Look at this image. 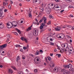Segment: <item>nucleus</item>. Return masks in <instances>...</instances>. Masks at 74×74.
<instances>
[{"label":"nucleus","mask_w":74,"mask_h":74,"mask_svg":"<svg viewBox=\"0 0 74 74\" xmlns=\"http://www.w3.org/2000/svg\"><path fill=\"white\" fill-rule=\"evenodd\" d=\"M47 58L48 59V60H49V61H51L52 59H51V58L50 57H47Z\"/></svg>","instance_id":"b1692460"},{"label":"nucleus","mask_w":74,"mask_h":74,"mask_svg":"<svg viewBox=\"0 0 74 74\" xmlns=\"http://www.w3.org/2000/svg\"><path fill=\"white\" fill-rule=\"evenodd\" d=\"M49 5H51V6H50V10H51V9H53V8H54V7H55V8H59V6H56V5L55 6V5H54V7H52V6H53V3H51L50 4H49Z\"/></svg>","instance_id":"f03ea898"},{"label":"nucleus","mask_w":74,"mask_h":74,"mask_svg":"<svg viewBox=\"0 0 74 74\" xmlns=\"http://www.w3.org/2000/svg\"><path fill=\"white\" fill-rule=\"evenodd\" d=\"M4 26L3 25V24L2 25V23H0V28L3 29Z\"/></svg>","instance_id":"f8f14e48"},{"label":"nucleus","mask_w":74,"mask_h":74,"mask_svg":"<svg viewBox=\"0 0 74 74\" xmlns=\"http://www.w3.org/2000/svg\"><path fill=\"white\" fill-rule=\"evenodd\" d=\"M70 73V72H69V71L67 70L65 71V74H69Z\"/></svg>","instance_id":"4468645a"},{"label":"nucleus","mask_w":74,"mask_h":74,"mask_svg":"<svg viewBox=\"0 0 74 74\" xmlns=\"http://www.w3.org/2000/svg\"><path fill=\"white\" fill-rule=\"evenodd\" d=\"M60 52H61V53L63 52H64V50H61L60 51Z\"/></svg>","instance_id":"864d4df0"},{"label":"nucleus","mask_w":74,"mask_h":74,"mask_svg":"<svg viewBox=\"0 0 74 74\" xmlns=\"http://www.w3.org/2000/svg\"><path fill=\"white\" fill-rule=\"evenodd\" d=\"M69 68H72V65H71V64H69Z\"/></svg>","instance_id":"bb28decb"},{"label":"nucleus","mask_w":74,"mask_h":74,"mask_svg":"<svg viewBox=\"0 0 74 74\" xmlns=\"http://www.w3.org/2000/svg\"><path fill=\"white\" fill-rule=\"evenodd\" d=\"M4 11L5 12H7V9H5Z\"/></svg>","instance_id":"4d7b16f0"},{"label":"nucleus","mask_w":74,"mask_h":74,"mask_svg":"<svg viewBox=\"0 0 74 74\" xmlns=\"http://www.w3.org/2000/svg\"><path fill=\"white\" fill-rule=\"evenodd\" d=\"M2 15H3L2 10H0V16H2Z\"/></svg>","instance_id":"6ab92c4d"},{"label":"nucleus","mask_w":74,"mask_h":74,"mask_svg":"<svg viewBox=\"0 0 74 74\" xmlns=\"http://www.w3.org/2000/svg\"><path fill=\"white\" fill-rule=\"evenodd\" d=\"M35 54L36 55H38L40 54V51L38 50H37Z\"/></svg>","instance_id":"ddd939ff"},{"label":"nucleus","mask_w":74,"mask_h":74,"mask_svg":"<svg viewBox=\"0 0 74 74\" xmlns=\"http://www.w3.org/2000/svg\"><path fill=\"white\" fill-rule=\"evenodd\" d=\"M29 55H30V56H32L33 58H34V55H33L32 54H29Z\"/></svg>","instance_id":"4c0bfd02"},{"label":"nucleus","mask_w":74,"mask_h":74,"mask_svg":"<svg viewBox=\"0 0 74 74\" xmlns=\"http://www.w3.org/2000/svg\"><path fill=\"white\" fill-rule=\"evenodd\" d=\"M69 69V65H66L65 66V70H68Z\"/></svg>","instance_id":"9d476101"},{"label":"nucleus","mask_w":74,"mask_h":74,"mask_svg":"<svg viewBox=\"0 0 74 74\" xmlns=\"http://www.w3.org/2000/svg\"><path fill=\"white\" fill-rule=\"evenodd\" d=\"M41 24L43 26H45V24H44V23H42Z\"/></svg>","instance_id":"3c124183"},{"label":"nucleus","mask_w":74,"mask_h":74,"mask_svg":"<svg viewBox=\"0 0 74 74\" xmlns=\"http://www.w3.org/2000/svg\"><path fill=\"white\" fill-rule=\"evenodd\" d=\"M68 52L70 53H72V50L70 49V50H68Z\"/></svg>","instance_id":"cd10ccee"},{"label":"nucleus","mask_w":74,"mask_h":74,"mask_svg":"<svg viewBox=\"0 0 74 74\" xmlns=\"http://www.w3.org/2000/svg\"><path fill=\"white\" fill-rule=\"evenodd\" d=\"M68 23H73V22L71 21H69L68 22Z\"/></svg>","instance_id":"a19ab883"},{"label":"nucleus","mask_w":74,"mask_h":74,"mask_svg":"<svg viewBox=\"0 0 74 74\" xmlns=\"http://www.w3.org/2000/svg\"><path fill=\"white\" fill-rule=\"evenodd\" d=\"M38 29H35L33 34L35 36H38Z\"/></svg>","instance_id":"7ed1b4c3"},{"label":"nucleus","mask_w":74,"mask_h":74,"mask_svg":"<svg viewBox=\"0 0 74 74\" xmlns=\"http://www.w3.org/2000/svg\"><path fill=\"white\" fill-rule=\"evenodd\" d=\"M12 23L13 24V26H14V27H16V26H17V25H18V23H17V22L16 21H13L12 22Z\"/></svg>","instance_id":"423d86ee"},{"label":"nucleus","mask_w":74,"mask_h":74,"mask_svg":"<svg viewBox=\"0 0 74 74\" xmlns=\"http://www.w3.org/2000/svg\"><path fill=\"white\" fill-rule=\"evenodd\" d=\"M55 29L56 31H60V29L59 28H56Z\"/></svg>","instance_id":"a878e982"},{"label":"nucleus","mask_w":74,"mask_h":74,"mask_svg":"<svg viewBox=\"0 0 74 74\" xmlns=\"http://www.w3.org/2000/svg\"><path fill=\"white\" fill-rule=\"evenodd\" d=\"M42 19L44 21H47V17H43Z\"/></svg>","instance_id":"473e14b6"},{"label":"nucleus","mask_w":74,"mask_h":74,"mask_svg":"<svg viewBox=\"0 0 74 74\" xmlns=\"http://www.w3.org/2000/svg\"><path fill=\"white\" fill-rule=\"evenodd\" d=\"M13 33L14 34H15V35H16V36H18V34L16 32H13Z\"/></svg>","instance_id":"7c9ffc66"},{"label":"nucleus","mask_w":74,"mask_h":74,"mask_svg":"<svg viewBox=\"0 0 74 74\" xmlns=\"http://www.w3.org/2000/svg\"><path fill=\"white\" fill-rule=\"evenodd\" d=\"M49 18H50L51 19V18H52V16L50 15L49 16Z\"/></svg>","instance_id":"e2e57ef3"},{"label":"nucleus","mask_w":74,"mask_h":74,"mask_svg":"<svg viewBox=\"0 0 74 74\" xmlns=\"http://www.w3.org/2000/svg\"><path fill=\"white\" fill-rule=\"evenodd\" d=\"M55 1L57 2H59V1H60V0H55Z\"/></svg>","instance_id":"a18cd8bd"},{"label":"nucleus","mask_w":74,"mask_h":74,"mask_svg":"<svg viewBox=\"0 0 74 74\" xmlns=\"http://www.w3.org/2000/svg\"><path fill=\"white\" fill-rule=\"evenodd\" d=\"M46 11L47 14H50V12H51V9L47 8L46 9Z\"/></svg>","instance_id":"39448f33"},{"label":"nucleus","mask_w":74,"mask_h":74,"mask_svg":"<svg viewBox=\"0 0 74 74\" xmlns=\"http://www.w3.org/2000/svg\"><path fill=\"white\" fill-rule=\"evenodd\" d=\"M31 29H32V28H30V27H29L27 29V31H29V30H31Z\"/></svg>","instance_id":"72a5a7b5"},{"label":"nucleus","mask_w":74,"mask_h":74,"mask_svg":"<svg viewBox=\"0 0 74 74\" xmlns=\"http://www.w3.org/2000/svg\"><path fill=\"white\" fill-rule=\"evenodd\" d=\"M65 26H66L65 28H66L67 27H69V28H70L71 27H72L71 25H66Z\"/></svg>","instance_id":"412c9836"},{"label":"nucleus","mask_w":74,"mask_h":74,"mask_svg":"<svg viewBox=\"0 0 74 74\" xmlns=\"http://www.w3.org/2000/svg\"><path fill=\"white\" fill-rule=\"evenodd\" d=\"M40 29H42L43 28H44V27L42 25V24H41V26H40Z\"/></svg>","instance_id":"393cba45"},{"label":"nucleus","mask_w":74,"mask_h":74,"mask_svg":"<svg viewBox=\"0 0 74 74\" xmlns=\"http://www.w3.org/2000/svg\"><path fill=\"white\" fill-rule=\"evenodd\" d=\"M61 72H63V74H65V70L64 69H62L61 71Z\"/></svg>","instance_id":"dca6fc26"},{"label":"nucleus","mask_w":74,"mask_h":74,"mask_svg":"<svg viewBox=\"0 0 74 74\" xmlns=\"http://www.w3.org/2000/svg\"><path fill=\"white\" fill-rule=\"evenodd\" d=\"M28 37H29V38H32V37H33V35L32 34H29L28 35Z\"/></svg>","instance_id":"a211bd4d"},{"label":"nucleus","mask_w":74,"mask_h":74,"mask_svg":"<svg viewBox=\"0 0 74 74\" xmlns=\"http://www.w3.org/2000/svg\"><path fill=\"white\" fill-rule=\"evenodd\" d=\"M28 16L29 18H32V16L31 14V12H29V14Z\"/></svg>","instance_id":"aec40b11"},{"label":"nucleus","mask_w":74,"mask_h":74,"mask_svg":"<svg viewBox=\"0 0 74 74\" xmlns=\"http://www.w3.org/2000/svg\"><path fill=\"white\" fill-rule=\"evenodd\" d=\"M42 22V20L41 19L40 20V21H39V23H41V22Z\"/></svg>","instance_id":"603ef678"},{"label":"nucleus","mask_w":74,"mask_h":74,"mask_svg":"<svg viewBox=\"0 0 74 74\" xmlns=\"http://www.w3.org/2000/svg\"><path fill=\"white\" fill-rule=\"evenodd\" d=\"M51 21H49L48 22V23H47V25H49L51 24Z\"/></svg>","instance_id":"ea45409f"},{"label":"nucleus","mask_w":74,"mask_h":74,"mask_svg":"<svg viewBox=\"0 0 74 74\" xmlns=\"http://www.w3.org/2000/svg\"><path fill=\"white\" fill-rule=\"evenodd\" d=\"M35 21H36V22H38V21L37 20V18H36L35 19Z\"/></svg>","instance_id":"052dcab7"},{"label":"nucleus","mask_w":74,"mask_h":74,"mask_svg":"<svg viewBox=\"0 0 74 74\" xmlns=\"http://www.w3.org/2000/svg\"><path fill=\"white\" fill-rule=\"evenodd\" d=\"M10 6V7H9L10 8H11V5H10V4H9V6H8V7H9Z\"/></svg>","instance_id":"6e6d98bb"},{"label":"nucleus","mask_w":74,"mask_h":74,"mask_svg":"<svg viewBox=\"0 0 74 74\" xmlns=\"http://www.w3.org/2000/svg\"><path fill=\"white\" fill-rule=\"evenodd\" d=\"M68 1H72V0H65V1L66 2H68Z\"/></svg>","instance_id":"e433bc0d"},{"label":"nucleus","mask_w":74,"mask_h":74,"mask_svg":"<svg viewBox=\"0 0 74 74\" xmlns=\"http://www.w3.org/2000/svg\"><path fill=\"white\" fill-rule=\"evenodd\" d=\"M71 29V30H73L74 29V27H73Z\"/></svg>","instance_id":"69168bd1"},{"label":"nucleus","mask_w":74,"mask_h":74,"mask_svg":"<svg viewBox=\"0 0 74 74\" xmlns=\"http://www.w3.org/2000/svg\"><path fill=\"white\" fill-rule=\"evenodd\" d=\"M20 51H21V52H23V50H22V49H21Z\"/></svg>","instance_id":"0e129e2a"},{"label":"nucleus","mask_w":74,"mask_h":74,"mask_svg":"<svg viewBox=\"0 0 74 74\" xmlns=\"http://www.w3.org/2000/svg\"><path fill=\"white\" fill-rule=\"evenodd\" d=\"M38 71L37 70V69H34V72H35V73H37Z\"/></svg>","instance_id":"c9c22d12"},{"label":"nucleus","mask_w":74,"mask_h":74,"mask_svg":"<svg viewBox=\"0 0 74 74\" xmlns=\"http://www.w3.org/2000/svg\"><path fill=\"white\" fill-rule=\"evenodd\" d=\"M10 36H11V35H10L8 34L7 35V38H10Z\"/></svg>","instance_id":"f704fd0d"},{"label":"nucleus","mask_w":74,"mask_h":74,"mask_svg":"<svg viewBox=\"0 0 74 74\" xmlns=\"http://www.w3.org/2000/svg\"><path fill=\"white\" fill-rule=\"evenodd\" d=\"M21 40H24V38H23L22 37H21Z\"/></svg>","instance_id":"5fc2aeb1"},{"label":"nucleus","mask_w":74,"mask_h":74,"mask_svg":"<svg viewBox=\"0 0 74 74\" xmlns=\"http://www.w3.org/2000/svg\"><path fill=\"white\" fill-rule=\"evenodd\" d=\"M73 8V6L70 5L68 7V8Z\"/></svg>","instance_id":"c03bdc74"},{"label":"nucleus","mask_w":74,"mask_h":74,"mask_svg":"<svg viewBox=\"0 0 74 74\" xmlns=\"http://www.w3.org/2000/svg\"><path fill=\"white\" fill-rule=\"evenodd\" d=\"M8 73L9 74H12V73H13V71H12V70L9 69L8 71Z\"/></svg>","instance_id":"9b49d317"},{"label":"nucleus","mask_w":74,"mask_h":74,"mask_svg":"<svg viewBox=\"0 0 74 74\" xmlns=\"http://www.w3.org/2000/svg\"><path fill=\"white\" fill-rule=\"evenodd\" d=\"M40 52H41V53H43V51H42V50L40 49Z\"/></svg>","instance_id":"49530a36"},{"label":"nucleus","mask_w":74,"mask_h":74,"mask_svg":"<svg viewBox=\"0 0 74 74\" xmlns=\"http://www.w3.org/2000/svg\"><path fill=\"white\" fill-rule=\"evenodd\" d=\"M66 37H68V38H70V36H68V35H66Z\"/></svg>","instance_id":"09e8293b"},{"label":"nucleus","mask_w":74,"mask_h":74,"mask_svg":"<svg viewBox=\"0 0 74 74\" xmlns=\"http://www.w3.org/2000/svg\"><path fill=\"white\" fill-rule=\"evenodd\" d=\"M45 60L46 62H47V60H48V59H47V58L46 57H45Z\"/></svg>","instance_id":"13d9d810"},{"label":"nucleus","mask_w":74,"mask_h":74,"mask_svg":"<svg viewBox=\"0 0 74 74\" xmlns=\"http://www.w3.org/2000/svg\"><path fill=\"white\" fill-rule=\"evenodd\" d=\"M61 37H62V38H64V35L63 34H61Z\"/></svg>","instance_id":"c756f323"},{"label":"nucleus","mask_w":74,"mask_h":74,"mask_svg":"<svg viewBox=\"0 0 74 74\" xmlns=\"http://www.w3.org/2000/svg\"><path fill=\"white\" fill-rule=\"evenodd\" d=\"M19 56H17L16 58V61L17 62H18V60H19Z\"/></svg>","instance_id":"4be33fe9"},{"label":"nucleus","mask_w":74,"mask_h":74,"mask_svg":"<svg viewBox=\"0 0 74 74\" xmlns=\"http://www.w3.org/2000/svg\"><path fill=\"white\" fill-rule=\"evenodd\" d=\"M22 73V72L19 71L18 72V74H21Z\"/></svg>","instance_id":"79ce46f5"},{"label":"nucleus","mask_w":74,"mask_h":74,"mask_svg":"<svg viewBox=\"0 0 74 74\" xmlns=\"http://www.w3.org/2000/svg\"><path fill=\"white\" fill-rule=\"evenodd\" d=\"M12 68V69H13V70H17V69H16V68L14 66H11Z\"/></svg>","instance_id":"f3484780"},{"label":"nucleus","mask_w":74,"mask_h":74,"mask_svg":"<svg viewBox=\"0 0 74 74\" xmlns=\"http://www.w3.org/2000/svg\"><path fill=\"white\" fill-rule=\"evenodd\" d=\"M50 45H54V43H50Z\"/></svg>","instance_id":"de8ad7c7"},{"label":"nucleus","mask_w":74,"mask_h":74,"mask_svg":"<svg viewBox=\"0 0 74 74\" xmlns=\"http://www.w3.org/2000/svg\"><path fill=\"white\" fill-rule=\"evenodd\" d=\"M44 23L45 24L47 23V21H46L44 20Z\"/></svg>","instance_id":"bf43d9fd"},{"label":"nucleus","mask_w":74,"mask_h":74,"mask_svg":"<svg viewBox=\"0 0 74 74\" xmlns=\"http://www.w3.org/2000/svg\"><path fill=\"white\" fill-rule=\"evenodd\" d=\"M10 3H11V4H12L13 3V1H10Z\"/></svg>","instance_id":"338daca9"},{"label":"nucleus","mask_w":74,"mask_h":74,"mask_svg":"<svg viewBox=\"0 0 74 74\" xmlns=\"http://www.w3.org/2000/svg\"><path fill=\"white\" fill-rule=\"evenodd\" d=\"M70 74H74V71L71 73H70Z\"/></svg>","instance_id":"774afa93"},{"label":"nucleus","mask_w":74,"mask_h":74,"mask_svg":"<svg viewBox=\"0 0 74 74\" xmlns=\"http://www.w3.org/2000/svg\"><path fill=\"white\" fill-rule=\"evenodd\" d=\"M54 71H55L56 73H58V68L57 67H55L53 69Z\"/></svg>","instance_id":"6e6552de"},{"label":"nucleus","mask_w":74,"mask_h":74,"mask_svg":"<svg viewBox=\"0 0 74 74\" xmlns=\"http://www.w3.org/2000/svg\"><path fill=\"white\" fill-rule=\"evenodd\" d=\"M69 73H71L72 72L74 71V69L73 68H71L70 70L69 71Z\"/></svg>","instance_id":"1a4fd4ad"},{"label":"nucleus","mask_w":74,"mask_h":74,"mask_svg":"<svg viewBox=\"0 0 74 74\" xmlns=\"http://www.w3.org/2000/svg\"><path fill=\"white\" fill-rule=\"evenodd\" d=\"M15 47H21V46L20 45H15Z\"/></svg>","instance_id":"5701e85b"},{"label":"nucleus","mask_w":74,"mask_h":74,"mask_svg":"<svg viewBox=\"0 0 74 74\" xmlns=\"http://www.w3.org/2000/svg\"><path fill=\"white\" fill-rule=\"evenodd\" d=\"M59 34H58L57 35V37L58 38H59Z\"/></svg>","instance_id":"680f3d73"},{"label":"nucleus","mask_w":74,"mask_h":74,"mask_svg":"<svg viewBox=\"0 0 74 74\" xmlns=\"http://www.w3.org/2000/svg\"><path fill=\"white\" fill-rule=\"evenodd\" d=\"M7 46V44H5L2 45L0 46V48L1 49L4 48Z\"/></svg>","instance_id":"0eeeda50"},{"label":"nucleus","mask_w":74,"mask_h":74,"mask_svg":"<svg viewBox=\"0 0 74 74\" xmlns=\"http://www.w3.org/2000/svg\"><path fill=\"white\" fill-rule=\"evenodd\" d=\"M16 31L19 33V34H21V31L19 29H18L16 28Z\"/></svg>","instance_id":"2eb2a0df"},{"label":"nucleus","mask_w":74,"mask_h":74,"mask_svg":"<svg viewBox=\"0 0 74 74\" xmlns=\"http://www.w3.org/2000/svg\"><path fill=\"white\" fill-rule=\"evenodd\" d=\"M7 27L8 28V29H11L12 28V27L13 26V24L12 23L10 22H9L8 23H7Z\"/></svg>","instance_id":"f257e3e1"},{"label":"nucleus","mask_w":74,"mask_h":74,"mask_svg":"<svg viewBox=\"0 0 74 74\" xmlns=\"http://www.w3.org/2000/svg\"><path fill=\"white\" fill-rule=\"evenodd\" d=\"M3 5H6V3H5V2H3Z\"/></svg>","instance_id":"8fccbe9b"},{"label":"nucleus","mask_w":74,"mask_h":74,"mask_svg":"<svg viewBox=\"0 0 74 74\" xmlns=\"http://www.w3.org/2000/svg\"><path fill=\"white\" fill-rule=\"evenodd\" d=\"M58 55V58H60L61 56V54H56V56Z\"/></svg>","instance_id":"2f4dec72"},{"label":"nucleus","mask_w":74,"mask_h":74,"mask_svg":"<svg viewBox=\"0 0 74 74\" xmlns=\"http://www.w3.org/2000/svg\"><path fill=\"white\" fill-rule=\"evenodd\" d=\"M27 49V47H25V46H24L23 47V49L24 50L26 49Z\"/></svg>","instance_id":"37998d69"},{"label":"nucleus","mask_w":74,"mask_h":74,"mask_svg":"<svg viewBox=\"0 0 74 74\" xmlns=\"http://www.w3.org/2000/svg\"><path fill=\"white\" fill-rule=\"evenodd\" d=\"M73 14H70L69 15V17L70 18H72V17H73Z\"/></svg>","instance_id":"58836bf2"},{"label":"nucleus","mask_w":74,"mask_h":74,"mask_svg":"<svg viewBox=\"0 0 74 74\" xmlns=\"http://www.w3.org/2000/svg\"><path fill=\"white\" fill-rule=\"evenodd\" d=\"M40 0H34L33 1V3L36 4V3H37L39 4L40 3Z\"/></svg>","instance_id":"20e7f679"},{"label":"nucleus","mask_w":74,"mask_h":74,"mask_svg":"<svg viewBox=\"0 0 74 74\" xmlns=\"http://www.w3.org/2000/svg\"><path fill=\"white\" fill-rule=\"evenodd\" d=\"M24 40H23V41H25V42H27V39L25 38H24Z\"/></svg>","instance_id":"c85d7f7f"}]
</instances>
